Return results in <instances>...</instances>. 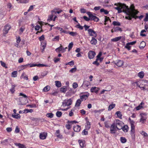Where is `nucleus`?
<instances>
[{
	"instance_id": "4c0bfd02",
	"label": "nucleus",
	"mask_w": 148,
	"mask_h": 148,
	"mask_svg": "<svg viewBox=\"0 0 148 148\" xmlns=\"http://www.w3.org/2000/svg\"><path fill=\"white\" fill-rule=\"evenodd\" d=\"M116 114H117V116L120 119H122V114H121V112L120 111L116 112Z\"/></svg>"
},
{
	"instance_id": "5fc2aeb1",
	"label": "nucleus",
	"mask_w": 148,
	"mask_h": 148,
	"mask_svg": "<svg viewBox=\"0 0 148 148\" xmlns=\"http://www.w3.org/2000/svg\"><path fill=\"white\" fill-rule=\"evenodd\" d=\"M78 87V84L76 82H74L73 84V87L74 88H76Z\"/></svg>"
},
{
	"instance_id": "0e129e2a",
	"label": "nucleus",
	"mask_w": 148,
	"mask_h": 148,
	"mask_svg": "<svg viewBox=\"0 0 148 148\" xmlns=\"http://www.w3.org/2000/svg\"><path fill=\"white\" fill-rule=\"evenodd\" d=\"M83 18L86 21H88L90 20V17L88 18L86 16H84L83 17Z\"/></svg>"
},
{
	"instance_id": "052dcab7",
	"label": "nucleus",
	"mask_w": 148,
	"mask_h": 148,
	"mask_svg": "<svg viewBox=\"0 0 148 148\" xmlns=\"http://www.w3.org/2000/svg\"><path fill=\"white\" fill-rule=\"evenodd\" d=\"M68 64H69V65L71 66H73L74 64V61L73 60L71 61L68 62Z\"/></svg>"
},
{
	"instance_id": "f03ea898",
	"label": "nucleus",
	"mask_w": 148,
	"mask_h": 148,
	"mask_svg": "<svg viewBox=\"0 0 148 148\" xmlns=\"http://www.w3.org/2000/svg\"><path fill=\"white\" fill-rule=\"evenodd\" d=\"M114 123L115 124L117 129L118 130L121 129L123 125V122L119 120H116Z\"/></svg>"
},
{
	"instance_id": "a878e982",
	"label": "nucleus",
	"mask_w": 148,
	"mask_h": 148,
	"mask_svg": "<svg viewBox=\"0 0 148 148\" xmlns=\"http://www.w3.org/2000/svg\"><path fill=\"white\" fill-rule=\"evenodd\" d=\"M12 116L13 117L17 119H20L21 118V116H20V115L18 114H13L12 115Z\"/></svg>"
},
{
	"instance_id": "a18cd8bd",
	"label": "nucleus",
	"mask_w": 148,
	"mask_h": 148,
	"mask_svg": "<svg viewBox=\"0 0 148 148\" xmlns=\"http://www.w3.org/2000/svg\"><path fill=\"white\" fill-rule=\"evenodd\" d=\"M62 113L61 112L58 111L56 113V115L58 117H60L62 115Z\"/></svg>"
},
{
	"instance_id": "3c124183",
	"label": "nucleus",
	"mask_w": 148,
	"mask_h": 148,
	"mask_svg": "<svg viewBox=\"0 0 148 148\" xmlns=\"http://www.w3.org/2000/svg\"><path fill=\"white\" fill-rule=\"evenodd\" d=\"M75 27H76L79 28V29L81 30H82L83 29V27L81 26L79 24L76 25Z\"/></svg>"
},
{
	"instance_id": "6e6d98bb",
	"label": "nucleus",
	"mask_w": 148,
	"mask_h": 148,
	"mask_svg": "<svg viewBox=\"0 0 148 148\" xmlns=\"http://www.w3.org/2000/svg\"><path fill=\"white\" fill-rule=\"evenodd\" d=\"M136 42V41H134L132 42H130L127 43V45H133L134 44H135Z\"/></svg>"
},
{
	"instance_id": "7ed1b4c3",
	"label": "nucleus",
	"mask_w": 148,
	"mask_h": 148,
	"mask_svg": "<svg viewBox=\"0 0 148 148\" xmlns=\"http://www.w3.org/2000/svg\"><path fill=\"white\" fill-rule=\"evenodd\" d=\"M138 11L135 12L134 13H133L130 15H127V16H125V18L126 19H129V20H131L132 19V18H134L135 19H136L137 18H138V16H136L137 15L138 12Z\"/></svg>"
},
{
	"instance_id": "473e14b6",
	"label": "nucleus",
	"mask_w": 148,
	"mask_h": 148,
	"mask_svg": "<svg viewBox=\"0 0 148 148\" xmlns=\"http://www.w3.org/2000/svg\"><path fill=\"white\" fill-rule=\"evenodd\" d=\"M56 86L58 87H60L61 86V84L60 82L56 81L55 82Z\"/></svg>"
},
{
	"instance_id": "c03bdc74",
	"label": "nucleus",
	"mask_w": 148,
	"mask_h": 148,
	"mask_svg": "<svg viewBox=\"0 0 148 148\" xmlns=\"http://www.w3.org/2000/svg\"><path fill=\"white\" fill-rule=\"evenodd\" d=\"M112 24L114 26H120V23L118 22L114 21L112 23Z\"/></svg>"
},
{
	"instance_id": "79ce46f5",
	"label": "nucleus",
	"mask_w": 148,
	"mask_h": 148,
	"mask_svg": "<svg viewBox=\"0 0 148 148\" xmlns=\"http://www.w3.org/2000/svg\"><path fill=\"white\" fill-rule=\"evenodd\" d=\"M138 75L140 78H143L144 76V74L143 72H140L138 73Z\"/></svg>"
},
{
	"instance_id": "cd10ccee",
	"label": "nucleus",
	"mask_w": 148,
	"mask_h": 148,
	"mask_svg": "<svg viewBox=\"0 0 148 148\" xmlns=\"http://www.w3.org/2000/svg\"><path fill=\"white\" fill-rule=\"evenodd\" d=\"M141 118L140 120V121L142 122V123H144L146 121L147 118L146 117H144L143 116H141Z\"/></svg>"
},
{
	"instance_id": "c9c22d12",
	"label": "nucleus",
	"mask_w": 148,
	"mask_h": 148,
	"mask_svg": "<svg viewBox=\"0 0 148 148\" xmlns=\"http://www.w3.org/2000/svg\"><path fill=\"white\" fill-rule=\"evenodd\" d=\"M17 74V71H15L13 72L12 73V77H16Z\"/></svg>"
},
{
	"instance_id": "9b49d317",
	"label": "nucleus",
	"mask_w": 148,
	"mask_h": 148,
	"mask_svg": "<svg viewBox=\"0 0 148 148\" xmlns=\"http://www.w3.org/2000/svg\"><path fill=\"white\" fill-rule=\"evenodd\" d=\"M95 54V53L94 51H90L88 53V57L90 59H93Z\"/></svg>"
},
{
	"instance_id": "09e8293b",
	"label": "nucleus",
	"mask_w": 148,
	"mask_h": 148,
	"mask_svg": "<svg viewBox=\"0 0 148 148\" xmlns=\"http://www.w3.org/2000/svg\"><path fill=\"white\" fill-rule=\"evenodd\" d=\"M69 34L73 36H74L77 35V33L76 32H69Z\"/></svg>"
},
{
	"instance_id": "f257e3e1",
	"label": "nucleus",
	"mask_w": 148,
	"mask_h": 148,
	"mask_svg": "<svg viewBox=\"0 0 148 148\" xmlns=\"http://www.w3.org/2000/svg\"><path fill=\"white\" fill-rule=\"evenodd\" d=\"M114 5L121 7V9L122 10V9L123 10V12H125L127 16V15L128 12H129V8L128 6H126V5L124 4H122L121 3H115Z\"/></svg>"
},
{
	"instance_id": "58836bf2",
	"label": "nucleus",
	"mask_w": 148,
	"mask_h": 148,
	"mask_svg": "<svg viewBox=\"0 0 148 148\" xmlns=\"http://www.w3.org/2000/svg\"><path fill=\"white\" fill-rule=\"evenodd\" d=\"M114 8L116 10H118V12L119 13H120L122 12V10L121 9V7H120L119 6L115 7Z\"/></svg>"
},
{
	"instance_id": "8fccbe9b",
	"label": "nucleus",
	"mask_w": 148,
	"mask_h": 148,
	"mask_svg": "<svg viewBox=\"0 0 148 148\" xmlns=\"http://www.w3.org/2000/svg\"><path fill=\"white\" fill-rule=\"evenodd\" d=\"M131 124V127H132V129H133L134 127H135V126L134 125L135 122L133 121H131V122H130Z\"/></svg>"
},
{
	"instance_id": "2eb2a0df",
	"label": "nucleus",
	"mask_w": 148,
	"mask_h": 148,
	"mask_svg": "<svg viewBox=\"0 0 148 148\" xmlns=\"http://www.w3.org/2000/svg\"><path fill=\"white\" fill-rule=\"evenodd\" d=\"M72 101L71 99L68 100L66 102H63L62 105L65 106H69L71 104Z\"/></svg>"
},
{
	"instance_id": "f3484780",
	"label": "nucleus",
	"mask_w": 148,
	"mask_h": 148,
	"mask_svg": "<svg viewBox=\"0 0 148 148\" xmlns=\"http://www.w3.org/2000/svg\"><path fill=\"white\" fill-rule=\"evenodd\" d=\"M95 38V37H92V40L90 41V43L92 45H96L97 42V40Z\"/></svg>"
},
{
	"instance_id": "4468645a",
	"label": "nucleus",
	"mask_w": 148,
	"mask_h": 148,
	"mask_svg": "<svg viewBox=\"0 0 148 148\" xmlns=\"http://www.w3.org/2000/svg\"><path fill=\"white\" fill-rule=\"evenodd\" d=\"M37 66L38 67H47L48 66V65L44 64H30V67H32L34 66Z\"/></svg>"
},
{
	"instance_id": "72a5a7b5",
	"label": "nucleus",
	"mask_w": 148,
	"mask_h": 148,
	"mask_svg": "<svg viewBox=\"0 0 148 148\" xmlns=\"http://www.w3.org/2000/svg\"><path fill=\"white\" fill-rule=\"evenodd\" d=\"M100 12L101 13L104 12V13L106 14H107L109 13V12L107 10H105L104 8L101 9L100 10Z\"/></svg>"
},
{
	"instance_id": "7c9ffc66",
	"label": "nucleus",
	"mask_w": 148,
	"mask_h": 148,
	"mask_svg": "<svg viewBox=\"0 0 148 148\" xmlns=\"http://www.w3.org/2000/svg\"><path fill=\"white\" fill-rule=\"evenodd\" d=\"M15 86H16L14 85H12L11 88L10 89V91L12 94L14 93L15 91Z\"/></svg>"
},
{
	"instance_id": "c85d7f7f",
	"label": "nucleus",
	"mask_w": 148,
	"mask_h": 148,
	"mask_svg": "<svg viewBox=\"0 0 148 148\" xmlns=\"http://www.w3.org/2000/svg\"><path fill=\"white\" fill-rule=\"evenodd\" d=\"M124 132H127L128 131V127L127 125H125L122 127V129Z\"/></svg>"
},
{
	"instance_id": "6e6552de",
	"label": "nucleus",
	"mask_w": 148,
	"mask_h": 148,
	"mask_svg": "<svg viewBox=\"0 0 148 148\" xmlns=\"http://www.w3.org/2000/svg\"><path fill=\"white\" fill-rule=\"evenodd\" d=\"M11 27V26L10 25H8V24L4 26V27L3 29V33L4 34H7L8 33L9 30L10 29Z\"/></svg>"
},
{
	"instance_id": "f704fd0d",
	"label": "nucleus",
	"mask_w": 148,
	"mask_h": 148,
	"mask_svg": "<svg viewBox=\"0 0 148 148\" xmlns=\"http://www.w3.org/2000/svg\"><path fill=\"white\" fill-rule=\"evenodd\" d=\"M122 31L121 28L119 27H117L114 28V32H118L119 31L121 32Z\"/></svg>"
},
{
	"instance_id": "f8f14e48",
	"label": "nucleus",
	"mask_w": 148,
	"mask_h": 148,
	"mask_svg": "<svg viewBox=\"0 0 148 148\" xmlns=\"http://www.w3.org/2000/svg\"><path fill=\"white\" fill-rule=\"evenodd\" d=\"M122 38H123L121 40V41H123L125 40V38H124L122 36H119L118 37H115L114 38L111 39V41L112 42H117L120 40Z\"/></svg>"
},
{
	"instance_id": "ea45409f",
	"label": "nucleus",
	"mask_w": 148,
	"mask_h": 148,
	"mask_svg": "<svg viewBox=\"0 0 148 148\" xmlns=\"http://www.w3.org/2000/svg\"><path fill=\"white\" fill-rule=\"evenodd\" d=\"M120 140L121 142L122 143H125L127 141L126 139L124 137H121L120 138Z\"/></svg>"
},
{
	"instance_id": "aec40b11",
	"label": "nucleus",
	"mask_w": 148,
	"mask_h": 148,
	"mask_svg": "<svg viewBox=\"0 0 148 148\" xmlns=\"http://www.w3.org/2000/svg\"><path fill=\"white\" fill-rule=\"evenodd\" d=\"M14 144L15 145L18 146L19 148H26V147L23 144H21L20 143H15Z\"/></svg>"
},
{
	"instance_id": "774afa93",
	"label": "nucleus",
	"mask_w": 148,
	"mask_h": 148,
	"mask_svg": "<svg viewBox=\"0 0 148 148\" xmlns=\"http://www.w3.org/2000/svg\"><path fill=\"white\" fill-rule=\"evenodd\" d=\"M144 20L145 21H148V14H146V16L145 17V18Z\"/></svg>"
},
{
	"instance_id": "c756f323",
	"label": "nucleus",
	"mask_w": 148,
	"mask_h": 148,
	"mask_svg": "<svg viewBox=\"0 0 148 148\" xmlns=\"http://www.w3.org/2000/svg\"><path fill=\"white\" fill-rule=\"evenodd\" d=\"M50 87L49 86H45L43 90L44 92H47L50 90Z\"/></svg>"
},
{
	"instance_id": "9d476101",
	"label": "nucleus",
	"mask_w": 148,
	"mask_h": 148,
	"mask_svg": "<svg viewBox=\"0 0 148 148\" xmlns=\"http://www.w3.org/2000/svg\"><path fill=\"white\" fill-rule=\"evenodd\" d=\"M115 64L119 67L121 66L123 64L124 62L120 60H117L114 62Z\"/></svg>"
},
{
	"instance_id": "bb28decb",
	"label": "nucleus",
	"mask_w": 148,
	"mask_h": 148,
	"mask_svg": "<svg viewBox=\"0 0 148 148\" xmlns=\"http://www.w3.org/2000/svg\"><path fill=\"white\" fill-rule=\"evenodd\" d=\"M66 90V87L65 86L62 87L60 89V92L64 93H65Z\"/></svg>"
},
{
	"instance_id": "69168bd1",
	"label": "nucleus",
	"mask_w": 148,
	"mask_h": 148,
	"mask_svg": "<svg viewBox=\"0 0 148 148\" xmlns=\"http://www.w3.org/2000/svg\"><path fill=\"white\" fill-rule=\"evenodd\" d=\"M141 134L144 136H147V133L145 132L144 131H142V132L141 133Z\"/></svg>"
},
{
	"instance_id": "0eeeda50",
	"label": "nucleus",
	"mask_w": 148,
	"mask_h": 148,
	"mask_svg": "<svg viewBox=\"0 0 148 148\" xmlns=\"http://www.w3.org/2000/svg\"><path fill=\"white\" fill-rule=\"evenodd\" d=\"M88 33L90 36H94V37H96L97 35L96 32L92 29H89L88 30Z\"/></svg>"
},
{
	"instance_id": "20e7f679",
	"label": "nucleus",
	"mask_w": 148,
	"mask_h": 148,
	"mask_svg": "<svg viewBox=\"0 0 148 148\" xmlns=\"http://www.w3.org/2000/svg\"><path fill=\"white\" fill-rule=\"evenodd\" d=\"M87 14L90 17V20H93L96 22H97L99 20V19L98 17L92 14L91 12H88Z\"/></svg>"
},
{
	"instance_id": "39448f33",
	"label": "nucleus",
	"mask_w": 148,
	"mask_h": 148,
	"mask_svg": "<svg viewBox=\"0 0 148 148\" xmlns=\"http://www.w3.org/2000/svg\"><path fill=\"white\" fill-rule=\"evenodd\" d=\"M117 130L115 124L114 123L110 126V132L111 134H115Z\"/></svg>"
},
{
	"instance_id": "864d4df0",
	"label": "nucleus",
	"mask_w": 148,
	"mask_h": 148,
	"mask_svg": "<svg viewBox=\"0 0 148 148\" xmlns=\"http://www.w3.org/2000/svg\"><path fill=\"white\" fill-rule=\"evenodd\" d=\"M76 69H77L76 67L73 68L69 71V72L71 73H73L76 71Z\"/></svg>"
},
{
	"instance_id": "13d9d810",
	"label": "nucleus",
	"mask_w": 148,
	"mask_h": 148,
	"mask_svg": "<svg viewBox=\"0 0 148 148\" xmlns=\"http://www.w3.org/2000/svg\"><path fill=\"white\" fill-rule=\"evenodd\" d=\"M16 1H20V3H26L28 2V1L26 0H16Z\"/></svg>"
},
{
	"instance_id": "680f3d73",
	"label": "nucleus",
	"mask_w": 148,
	"mask_h": 148,
	"mask_svg": "<svg viewBox=\"0 0 148 148\" xmlns=\"http://www.w3.org/2000/svg\"><path fill=\"white\" fill-rule=\"evenodd\" d=\"M19 96H22L25 98H27V97L25 95L22 93H19Z\"/></svg>"
},
{
	"instance_id": "603ef678",
	"label": "nucleus",
	"mask_w": 148,
	"mask_h": 148,
	"mask_svg": "<svg viewBox=\"0 0 148 148\" xmlns=\"http://www.w3.org/2000/svg\"><path fill=\"white\" fill-rule=\"evenodd\" d=\"M86 129H84L82 132V134L83 135H87L88 134V131H86Z\"/></svg>"
},
{
	"instance_id": "393cba45",
	"label": "nucleus",
	"mask_w": 148,
	"mask_h": 148,
	"mask_svg": "<svg viewBox=\"0 0 148 148\" xmlns=\"http://www.w3.org/2000/svg\"><path fill=\"white\" fill-rule=\"evenodd\" d=\"M78 142L79 144L80 147H83L84 146V141L83 140H79Z\"/></svg>"
},
{
	"instance_id": "b1692460",
	"label": "nucleus",
	"mask_w": 148,
	"mask_h": 148,
	"mask_svg": "<svg viewBox=\"0 0 148 148\" xmlns=\"http://www.w3.org/2000/svg\"><path fill=\"white\" fill-rule=\"evenodd\" d=\"M82 101L80 99H78L76 102L75 106L76 107H79Z\"/></svg>"
},
{
	"instance_id": "37998d69",
	"label": "nucleus",
	"mask_w": 148,
	"mask_h": 148,
	"mask_svg": "<svg viewBox=\"0 0 148 148\" xmlns=\"http://www.w3.org/2000/svg\"><path fill=\"white\" fill-rule=\"evenodd\" d=\"M53 114L52 113H49L46 114V116L50 118H52L53 117Z\"/></svg>"
},
{
	"instance_id": "2f4dec72",
	"label": "nucleus",
	"mask_w": 148,
	"mask_h": 148,
	"mask_svg": "<svg viewBox=\"0 0 148 148\" xmlns=\"http://www.w3.org/2000/svg\"><path fill=\"white\" fill-rule=\"evenodd\" d=\"M56 135L59 138H61L62 137V135H61L60 133V131L59 130H57L56 132Z\"/></svg>"
},
{
	"instance_id": "e433bc0d",
	"label": "nucleus",
	"mask_w": 148,
	"mask_h": 148,
	"mask_svg": "<svg viewBox=\"0 0 148 148\" xmlns=\"http://www.w3.org/2000/svg\"><path fill=\"white\" fill-rule=\"evenodd\" d=\"M115 106V104H111L108 107V111H110Z\"/></svg>"
},
{
	"instance_id": "1a4fd4ad",
	"label": "nucleus",
	"mask_w": 148,
	"mask_h": 148,
	"mask_svg": "<svg viewBox=\"0 0 148 148\" xmlns=\"http://www.w3.org/2000/svg\"><path fill=\"white\" fill-rule=\"evenodd\" d=\"M67 49V47L64 48L63 47L60 45V46L56 49V51L58 52H60L61 51L62 52H64L66 51V49Z\"/></svg>"
},
{
	"instance_id": "412c9836",
	"label": "nucleus",
	"mask_w": 148,
	"mask_h": 148,
	"mask_svg": "<svg viewBox=\"0 0 148 148\" xmlns=\"http://www.w3.org/2000/svg\"><path fill=\"white\" fill-rule=\"evenodd\" d=\"M144 104V103L143 102H142L138 106L136 107V110H138L141 109L143 108V105Z\"/></svg>"
},
{
	"instance_id": "49530a36",
	"label": "nucleus",
	"mask_w": 148,
	"mask_h": 148,
	"mask_svg": "<svg viewBox=\"0 0 148 148\" xmlns=\"http://www.w3.org/2000/svg\"><path fill=\"white\" fill-rule=\"evenodd\" d=\"M46 45V41H42L41 43V45L42 47H44V49H45Z\"/></svg>"
},
{
	"instance_id": "dca6fc26",
	"label": "nucleus",
	"mask_w": 148,
	"mask_h": 148,
	"mask_svg": "<svg viewBox=\"0 0 148 148\" xmlns=\"http://www.w3.org/2000/svg\"><path fill=\"white\" fill-rule=\"evenodd\" d=\"M47 136V134L45 132H43L40 133V138L41 139L44 140L45 139Z\"/></svg>"
},
{
	"instance_id": "ddd939ff",
	"label": "nucleus",
	"mask_w": 148,
	"mask_h": 148,
	"mask_svg": "<svg viewBox=\"0 0 148 148\" xmlns=\"http://www.w3.org/2000/svg\"><path fill=\"white\" fill-rule=\"evenodd\" d=\"M54 12V10H52L51 11V14L48 16V18L47 19V21H50L53 20V18L54 16L55 15Z\"/></svg>"
},
{
	"instance_id": "a211bd4d",
	"label": "nucleus",
	"mask_w": 148,
	"mask_h": 148,
	"mask_svg": "<svg viewBox=\"0 0 148 148\" xmlns=\"http://www.w3.org/2000/svg\"><path fill=\"white\" fill-rule=\"evenodd\" d=\"M81 130V127L79 125H76L73 127V130L76 132H79Z\"/></svg>"
},
{
	"instance_id": "bf43d9fd",
	"label": "nucleus",
	"mask_w": 148,
	"mask_h": 148,
	"mask_svg": "<svg viewBox=\"0 0 148 148\" xmlns=\"http://www.w3.org/2000/svg\"><path fill=\"white\" fill-rule=\"evenodd\" d=\"M131 47L130 46V45H127V43L126 44V45L125 46V48L127 49L128 50H130V48Z\"/></svg>"
},
{
	"instance_id": "4d7b16f0",
	"label": "nucleus",
	"mask_w": 148,
	"mask_h": 148,
	"mask_svg": "<svg viewBox=\"0 0 148 148\" xmlns=\"http://www.w3.org/2000/svg\"><path fill=\"white\" fill-rule=\"evenodd\" d=\"M108 21H110V22H111V20H110V19L109 18V17H107V16H105V22L106 23Z\"/></svg>"
},
{
	"instance_id": "a19ab883",
	"label": "nucleus",
	"mask_w": 148,
	"mask_h": 148,
	"mask_svg": "<svg viewBox=\"0 0 148 148\" xmlns=\"http://www.w3.org/2000/svg\"><path fill=\"white\" fill-rule=\"evenodd\" d=\"M104 110H105L104 109H101V110H95L94 111V112L95 113H100L101 112L103 111Z\"/></svg>"
},
{
	"instance_id": "5701e85b",
	"label": "nucleus",
	"mask_w": 148,
	"mask_h": 148,
	"mask_svg": "<svg viewBox=\"0 0 148 148\" xmlns=\"http://www.w3.org/2000/svg\"><path fill=\"white\" fill-rule=\"evenodd\" d=\"M88 95H83L80 96V99L83 101L84 100H86L88 97Z\"/></svg>"
},
{
	"instance_id": "6ab92c4d",
	"label": "nucleus",
	"mask_w": 148,
	"mask_h": 148,
	"mask_svg": "<svg viewBox=\"0 0 148 148\" xmlns=\"http://www.w3.org/2000/svg\"><path fill=\"white\" fill-rule=\"evenodd\" d=\"M99 88H97V87H92L90 89V91L92 92H95V93H97L98 90H99Z\"/></svg>"
},
{
	"instance_id": "e2e57ef3",
	"label": "nucleus",
	"mask_w": 148,
	"mask_h": 148,
	"mask_svg": "<svg viewBox=\"0 0 148 148\" xmlns=\"http://www.w3.org/2000/svg\"><path fill=\"white\" fill-rule=\"evenodd\" d=\"M44 39V36L43 35L39 38V40L40 41L43 40Z\"/></svg>"
},
{
	"instance_id": "de8ad7c7",
	"label": "nucleus",
	"mask_w": 148,
	"mask_h": 148,
	"mask_svg": "<svg viewBox=\"0 0 148 148\" xmlns=\"http://www.w3.org/2000/svg\"><path fill=\"white\" fill-rule=\"evenodd\" d=\"M73 45V42H71L70 43L68 46L69 51H70L72 48Z\"/></svg>"
},
{
	"instance_id": "4be33fe9",
	"label": "nucleus",
	"mask_w": 148,
	"mask_h": 148,
	"mask_svg": "<svg viewBox=\"0 0 148 148\" xmlns=\"http://www.w3.org/2000/svg\"><path fill=\"white\" fill-rule=\"evenodd\" d=\"M146 45V43L144 41H142L140 44L139 48L140 49H143L145 47Z\"/></svg>"
},
{
	"instance_id": "338daca9",
	"label": "nucleus",
	"mask_w": 148,
	"mask_h": 148,
	"mask_svg": "<svg viewBox=\"0 0 148 148\" xmlns=\"http://www.w3.org/2000/svg\"><path fill=\"white\" fill-rule=\"evenodd\" d=\"M92 64H93L96 65L97 66H98L99 65V63L98 62V61H94L93 63Z\"/></svg>"
},
{
	"instance_id": "423d86ee",
	"label": "nucleus",
	"mask_w": 148,
	"mask_h": 148,
	"mask_svg": "<svg viewBox=\"0 0 148 148\" xmlns=\"http://www.w3.org/2000/svg\"><path fill=\"white\" fill-rule=\"evenodd\" d=\"M129 12H128L127 15H130V14L133 13H134L135 12L138 11L137 10H135V7L133 4H132L131 5L130 8H129Z\"/></svg>"
}]
</instances>
